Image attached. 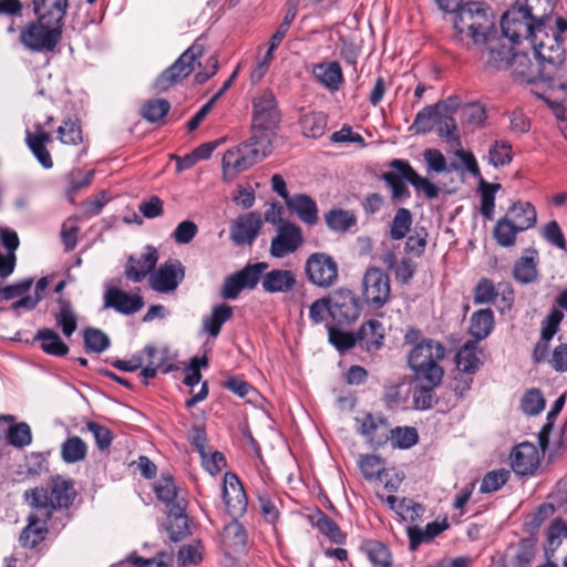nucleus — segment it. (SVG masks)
<instances>
[{"label": "nucleus", "instance_id": "1", "mask_svg": "<svg viewBox=\"0 0 567 567\" xmlns=\"http://www.w3.org/2000/svg\"><path fill=\"white\" fill-rule=\"evenodd\" d=\"M455 11L454 29L461 41L470 39L475 44H484L482 59L491 66L498 68L507 61L511 48L492 31L493 22L483 3L468 2Z\"/></svg>", "mask_w": 567, "mask_h": 567}, {"label": "nucleus", "instance_id": "2", "mask_svg": "<svg viewBox=\"0 0 567 567\" xmlns=\"http://www.w3.org/2000/svg\"><path fill=\"white\" fill-rule=\"evenodd\" d=\"M545 39L544 42L532 44L536 62H533L526 53L513 54V47L507 44L511 48V54L497 69L509 64L513 72L528 83L537 79L554 81L565 62L566 52L558 35H545Z\"/></svg>", "mask_w": 567, "mask_h": 567}, {"label": "nucleus", "instance_id": "3", "mask_svg": "<svg viewBox=\"0 0 567 567\" xmlns=\"http://www.w3.org/2000/svg\"><path fill=\"white\" fill-rule=\"evenodd\" d=\"M527 1L517 0V4L512 6L502 16L503 37L501 38L506 44L513 45L526 40L532 45L535 42L546 41L545 35H548L546 19H535Z\"/></svg>", "mask_w": 567, "mask_h": 567}, {"label": "nucleus", "instance_id": "4", "mask_svg": "<svg viewBox=\"0 0 567 567\" xmlns=\"http://www.w3.org/2000/svg\"><path fill=\"white\" fill-rule=\"evenodd\" d=\"M76 495L73 481L61 475L50 480L49 488L43 486L28 489L23 498L31 508H38L52 517L60 508H68Z\"/></svg>", "mask_w": 567, "mask_h": 567}, {"label": "nucleus", "instance_id": "5", "mask_svg": "<svg viewBox=\"0 0 567 567\" xmlns=\"http://www.w3.org/2000/svg\"><path fill=\"white\" fill-rule=\"evenodd\" d=\"M271 152L268 133H257L245 143L225 152L223 171L225 175H237L262 161Z\"/></svg>", "mask_w": 567, "mask_h": 567}, {"label": "nucleus", "instance_id": "6", "mask_svg": "<svg viewBox=\"0 0 567 567\" xmlns=\"http://www.w3.org/2000/svg\"><path fill=\"white\" fill-rule=\"evenodd\" d=\"M445 357V348L437 341L422 340L410 351L409 367L415 372L416 379L432 385H439L443 379L440 365Z\"/></svg>", "mask_w": 567, "mask_h": 567}, {"label": "nucleus", "instance_id": "7", "mask_svg": "<svg viewBox=\"0 0 567 567\" xmlns=\"http://www.w3.org/2000/svg\"><path fill=\"white\" fill-rule=\"evenodd\" d=\"M153 489L157 498L165 504L168 516L176 518L178 527L182 528L177 534L171 530V539L178 542L187 533V517L185 515L187 502L185 496L169 475H162L154 483Z\"/></svg>", "mask_w": 567, "mask_h": 567}, {"label": "nucleus", "instance_id": "8", "mask_svg": "<svg viewBox=\"0 0 567 567\" xmlns=\"http://www.w3.org/2000/svg\"><path fill=\"white\" fill-rule=\"evenodd\" d=\"M62 34V24L48 21L32 22L21 30L20 41L30 51H53Z\"/></svg>", "mask_w": 567, "mask_h": 567}, {"label": "nucleus", "instance_id": "9", "mask_svg": "<svg viewBox=\"0 0 567 567\" xmlns=\"http://www.w3.org/2000/svg\"><path fill=\"white\" fill-rule=\"evenodd\" d=\"M204 54L202 44L195 42L155 81L158 91H167L169 87L187 78L194 70V63Z\"/></svg>", "mask_w": 567, "mask_h": 567}, {"label": "nucleus", "instance_id": "10", "mask_svg": "<svg viewBox=\"0 0 567 567\" xmlns=\"http://www.w3.org/2000/svg\"><path fill=\"white\" fill-rule=\"evenodd\" d=\"M306 274L310 282L327 288L338 279V265L331 256L313 252L306 261Z\"/></svg>", "mask_w": 567, "mask_h": 567}, {"label": "nucleus", "instance_id": "11", "mask_svg": "<svg viewBox=\"0 0 567 567\" xmlns=\"http://www.w3.org/2000/svg\"><path fill=\"white\" fill-rule=\"evenodd\" d=\"M252 122L255 130L267 133L280 122V112L272 92L264 91L255 97L252 103Z\"/></svg>", "mask_w": 567, "mask_h": 567}, {"label": "nucleus", "instance_id": "12", "mask_svg": "<svg viewBox=\"0 0 567 567\" xmlns=\"http://www.w3.org/2000/svg\"><path fill=\"white\" fill-rule=\"evenodd\" d=\"M303 244L301 228L291 223L285 221L277 227L276 235L270 243L269 252L275 258H284L296 252Z\"/></svg>", "mask_w": 567, "mask_h": 567}, {"label": "nucleus", "instance_id": "13", "mask_svg": "<svg viewBox=\"0 0 567 567\" xmlns=\"http://www.w3.org/2000/svg\"><path fill=\"white\" fill-rule=\"evenodd\" d=\"M363 297L373 308H381L390 298L389 276L377 267L369 268L363 276Z\"/></svg>", "mask_w": 567, "mask_h": 567}, {"label": "nucleus", "instance_id": "14", "mask_svg": "<svg viewBox=\"0 0 567 567\" xmlns=\"http://www.w3.org/2000/svg\"><path fill=\"white\" fill-rule=\"evenodd\" d=\"M331 318L339 324L354 322L361 312L360 301L349 289H338L330 293Z\"/></svg>", "mask_w": 567, "mask_h": 567}, {"label": "nucleus", "instance_id": "15", "mask_svg": "<svg viewBox=\"0 0 567 567\" xmlns=\"http://www.w3.org/2000/svg\"><path fill=\"white\" fill-rule=\"evenodd\" d=\"M144 299L138 292L125 291L118 287H107L103 293V309L132 316L144 307Z\"/></svg>", "mask_w": 567, "mask_h": 567}, {"label": "nucleus", "instance_id": "16", "mask_svg": "<svg viewBox=\"0 0 567 567\" xmlns=\"http://www.w3.org/2000/svg\"><path fill=\"white\" fill-rule=\"evenodd\" d=\"M185 276V268L177 259H171L159 266L150 277L151 288L161 293L174 291Z\"/></svg>", "mask_w": 567, "mask_h": 567}, {"label": "nucleus", "instance_id": "17", "mask_svg": "<svg viewBox=\"0 0 567 567\" xmlns=\"http://www.w3.org/2000/svg\"><path fill=\"white\" fill-rule=\"evenodd\" d=\"M223 499L228 514L233 518L243 516L246 513L248 499L238 476L231 472L224 475Z\"/></svg>", "mask_w": 567, "mask_h": 567}, {"label": "nucleus", "instance_id": "18", "mask_svg": "<svg viewBox=\"0 0 567 567\" xmlns=\"http://www.w3.org/2000/svg\"><path fill=\"white\" fill-rule=\"evenodd\" d=\"M357 422L360 423L359 433L371 446H383L390 440L391 427L381 415L369 413L361 420L357 419Z\"/></svg>", "mask_w": 567, "mask_h": 567}, {"label": "nucleus", "instance_id": "19", "mask_svg": "<svg viewBox=\"0 0 567 567\" xmlns=\"http://www.w3.org/2000/svg\"><path fill=\"white\" fill-rule=\"evenodd\" d=\"M52 517L38 508H32V513L28 516V525L22 529L19 542L22 547L33 548L42 540L48 534V522Z\"/></svg>", "mask_w": 567, "mask_h": 567}, {"label": "nucleus", "instance_id": "20", "mask_svg": "<svg viewBox=\"0 0 567 567\" xmlns=\"http://www.w3.org/2000/svg\"><path fill=\"white\" fill-rule=\"evenodd\" d=\"M509 458L513 471L522 476L533 474L540 462L537 446L529 442H523L516 445Z\"/></svg>", "mask_w": 567, "mask_h": 567}, {"label": "nucleus", "instance_id": "21", "mask_svg": "<svg viewBox=\"0 0 567 567\" xmlns=\"http://www.w3.org/2000/svg\"><path fill=\"white\" fill-rule=\"evenodd\" d=\"M262 226L259 213L250 212L239 216L230 229V238L237 245L251 244Z\"/></svg>", "mask_w": 567, "mask_h": 567}, {"label": "nucleus", "instance_id": "22", "mask_svg": "<svg viewBox=\"0 0 567 567\" xmlns=\"http://www.w3.org/2000/svg\"><path fill=\"white\" fill-rule=\"evenodd\" d=\"M158 260V252L152 246L138 256H130L125 266V276L133 282H141L154 268Z\"/></svg>", "mask_w": 567, "mask_h": 567}, {"label": "nucleus", "instance_id": "23", "mask_svg": "<svg viewBox=\"0 0 567 567\" xmlns=\"http://www.w3.org/2000/svg\"><path fill=\"white\" fill-rule=\"evenodd\" d=\"M297 284L296 275L288 269H272L265 271L261 286L269 293H286L291 291Z\"/></svg>", "mask_w": 567, "mask_h": 567}, {"label": "nucleus", "instance_id": "24", "mask_svg": "<svg viewBox=\"0 0 567 567\" xmlns=\"http://www.w3.org/2000/svg\"><path fill=\"white\" fill-rule=\"evenodd\" d=\"M503 217L523 231L533 228L537 223L536 209L529 202L514 203Z\"/></svg>", "mask_w": 567, "mask_h": 567}, {"label": "nucleus", "instance_id": "25", "mask_svg": "<svg viewBox=\"0 0 567 567\" xmlns=\"http://www.w3.org/2000/svg\"><path fill=\"white\" fill-rule=\"evenodd\" d=\"M233 313V307L226 303L214 306L210 313L203 317L200 332L208 334L213 339L217 338L221 327L231 319Z\"/></svg>", "mask_w": 567, "mask_h": 567}, {"label": "nucleus", "instance_id": "26", "mask_svg": "<svg viewBox=\"0 0 567 567\" xmlns=\"http://www.w3.org/2000/svg\"><path fill=\"white\" fill-rule=\"evenodd\" d=\"M286 205L302 223L310 226L317 224L319 219L318 207L310 196L306 194L293 195L287 200Z\"/></svg>", "mask_w": 567, "mask_h": 567}, {"label": "nucleus", "instance_id": "27", "mask_svg": "<svg viewBox=\"0 0 567 567\" xmlns=\"http://www.w3.org/2000/svg\"><path fill=\"white\" fill-rule=\"evenodd\" d=\"M33 8L40 21L62 24L68 0H33Z\"/></svg>", "mask_w": 567, "mask_h": 567}, {"label": "nucleus", "instance_id": "28", "mask_svg": "<svg viewBox=\"0 0 567 567\" xmlns=\"http://www.w3.org/2000/svg\"><path fill=\"white\" fill-rule=\"evenodd\" d=\"M383 501L404 522H416L424 513L423 505L412 498L403 497L399 499L393 495H389Z\"/></svg>", "mask_w": 567, "mask_h": 567}, {"label": "nucleus", "instance_id": "29", "mask_svg": "<svg viewBox=\"0 0 567 567\" xmlns=\"http://www.w3.org/2000/svg\"><path fill=\"white\" fill-rule=\"evenodd\" d=\"M313 76L330 91L339 90L343 82L342 69L339 62H323L313 66Z\"/></svg>", "mask_w": 567, "mask_h": 567}, {"label": "nucleus", "instance_id": "30", "mask_svg": "<svg viewBox=\"0 0 567 567\" xmlns=\"http://www.w3.org/2000/svg\"><path fill=\"white\" fill-rule=\"evenodd\" d=\"M538 252L535 249L527 251L526 256L520 257L514 265V278L520 284L534 282L538 277Z\"/></svg>", "mask_w": 567, "mask_h": 567}, {"label": "nucleus", "instance_id": "31", "mask_svg": "<svg viewBox=\"0 0 567 567\" xmlns=\"http://www.w3.org/2000/svg\"><path fill=\"white\" fill-rule=\"evenodd\" d=\"M449 524L432 522L424 528L417 526H409L406 528L408 537L410 540V549L415 550L421 544L432 542L439 534L445 530Z\"/></svg>", "mask_w": 567, "mask_h": 567}, {"label": "nucleus", "instance_id": "32", "mask_svg": "<svg viewBox=\"0 0 567 567\" xmlns=\"http://www.w3.org/2000/svg\"><path fill=\"white\" fill-rule=\"evenodd\" d=\"M405 166L411 165L402 159H394L391 163L393 169L383 174V179L391 187L392 196L395 199L408 195V188L404 184L405 175H408L404 169Z\"/></svg>", "mask_w": 567, "mask_h": 567}, {"label": "nucleus", "instance_id": "33", "mask_svg": "<svg viewBox=\"0 0 567 567\" xmlns=\"http://www.w3.org/2000/svg\"><path fill=\"white\" fill-rule=\"evenodd\" d=\"M35 340L40 342L43 352L54 357H64L69 352V347L61 337L52 329H40L35 334Z\"/></svg>", "mask_w": 567, "mask_h": 567}, {"label": "nucleus", "instance_id": "34", "mask_svg": "<svg viewBox=\"0 0 567 567\" xmlns=\"http://www.w3.org/2000/svg\"><path fill=\"white\" fill-rule=\"evenodd\" d=\"M58 303L59 310L54 313L56 326L66 338H70L78 328V316L69 300L61 298Z\"/></svg>", "mask_w": 567, "mask_h": 567}, {"label": "nucleus", "instance_id": "35", "mask_svg": "<svg viewBox=\"0 0 567 567\" xmlns=\"http://www.w3.org/2000/svg\"><path fill=\"white\" fill-rule=\"evenodd\" d=\"M494 328V315L491 309H481L471 317L470 333L476 341L485 339Z\"/></svg>", "mask_w": 567, "mask_h": 567}, {"label": "nucleus", "instance_id": "36", "mask_svg": "<svg viewBox=\"0 0 567 567\" xmlns=\"http://www.w3.org/2000/svg\"><path fill=\"white\" fill-rule=\"evenodd\" d=\"M247 535L244 526L234 518L221 533V542L226 550L238 551L245 547Z\"/></svg>", "mask_w": 567, "mask_h": 567}, {"label": "nucleus", "instance_id": "37", "mask_svg": "<svg viewBox=\"0 0 567 567\" xmlns=\"http://www.w3.org/2000/svg\"><path fill=\"white\" fill-rule=\"evenodd\" d=\"M359 340L367 350L379 349L383 340V328L378 320H369L363 323L358 332Z\"/></svg>", "mask_w": 567, "mask_h": 567}, {"label": "nucleus", "instance_id": "38", "mask_svg": "<svg viewBox=\"0 0 567 567\" xmlns=\"http://www.w3.org/2000/svg\"><path fill=\"white\" fill-rule=\"evenodd\" d=\"M523 230L516 228L514 224H512L508 219L502 217L499 218L493 229V237L497 245L504 248H509L515 246L517 235Z\"/></svg>", "mask_w": 567, "mask_h": 567}, {"label": "nucleus", "instance_id": "39", "mask_svg": "<svg viewBox=\"0 0 567 567\" xmlns=\"http://www.w3.org/2000/svg\"><path fill=\"white\" fill-rule=\"evenodd\" d=\"M360 470L364 478L383 481V477L390 475V470L385 468L384 462L377 455H363L359 461Z\"/></svg>", "mask_w": 567, "mask_h": 567}, {"label": "nucleus", "instance_id": "40", "mask_svg": "<svg viewBox=\"0 0 567 567\" xmlns=\"http://www.w3.org/2000/svg\"><path fill=\"white\" fill-rule=\"evenodd\" d=\"M87 454L86 443L79 436H71L61 445V457L68 464L83 461Z\"/></svg>", "mask_w": 567, "mask_h": 567}, {"label": "nucleus", "instance_id": "41", "mask_svg": "<svg viewBox=\"0 0 567 567\" xmlns=\"http://www.w3.org/2000/svg\"><path fill=\"white\" fill-rule=\"evenodd\" d=\"M300 126L307 137L322 136L327 127V117L322 112H310L301 116Z\"/></svg>", "mask_w": 567, "mask_h": 567}, {"label": "nucleus", "instance_id": "42", "mask_svg": "<svg viewBox=\"0 0 567 567\" xmlns=\"http://www.w3.org/2000/svg\"><path fill=\"white\" fill-rule=\"evenodd\" d=\"M455 362L460 371L465 373H474L481 364V360L476 351V342L465 343L458 350Z\"/></svg>", "mask_w": 567, "mask_h": 567}, {"label": "nucleus", "instance_id": "43", "mask_svg": "<svg viewBox=\"0 0 567 567\" xmlns=\"http://www.w3.org/2000/svg\"><path fill=\"white\" fill-rule=\"evenodd\" d=\"M361 549L373 565L379 567L391 566V554L384 544L378 540H365Z\"/></svg>", "mask_w": 567, "mask_h": 567}, {"label": "nucleus", "instance_id": "44", "mask_svg": "<svg viewBox=\"0 0 567 567\" xmlns=\"http://www.w3.org/2000/svg\"><path fill=\"white\" fill-rule=\"evenodd\" d=\"M324 220L327 226L337 233H346L357 223L354 215L344 209L329 210L324 214Z\"/></svg>", "mask_w": 567, "mask_h": 567}, {"label": "nucleus", "instance_id": "45", "mask_svg": "<svg viewBox=\"0 0 567 567\" xmlns=\"http://www.w3.org/2000/svg\"><path fill=\"white\" fill-rule=\"evenodd\" d=\"M412 226V214L406 208H399L390 225V238L393 240L403 239Z\"/></svg>", "mask_w": 567, "mask_h": 567}, {"label": "nucleus", "instance_id": "46", "mask_svg": "<svg viewBox=\"0 0 567 567\" xmlns=\"http://www.w3.org/2000/svg\"><path fill=\"white\" fill-rule=\"evenodd\" d=\"M83 339L86 350L95 353H102L111 346L107 334L97 328H86L83 331Z\"/></svg>", "mask_w": 567, "mask_h": 567}, {"label": "nucleus", "instance_id": "47", "mask_svg": "<svg viewBox=\"0 0 567 567\" xmlns=\"http://www.w3.org/2000/svg\"><path fill=\"white\" fill-rule=\"evenodd\" d=\"M268 269L267 262H256L247 265L241 270L235 272L239 278L245 289H254L264 276V272Z\"/></svg>", "mask_w": 567, "mask_h": 567}, {"label": "nucleus", "instance_id": "48", "mask_svg": "<svg viewBox=\"0 0 567 567\" xmlns=\"http://www.w3.org/2000/svg\"><path fill=\"white\" fill-rule=\"evenodd\" d=\"M512 146L504 141H495L488 150L487 159L494 167L508 165L512 162Z\"/></svg>", "mask_w": 567, "mask_h": 567}, {"label": "nucleus", "instance_id": "49", "mask_svg": "<svg viewBox=\"0 0 567 567\" xmlns=\"http://www.w3.org/2000/svg\"><path fill=\"white\" fill-rule=\"evenodd\" d=\"M144 361H147L151 365L162 371L163 373L169 372L173 367L167 363L168 350L166 348H154L152 346L145 347L142 352Z\"/></svg>", "mask_w": 567, "mask_h": 567}, {"label": "nucleus", "instance_id": "50", "mask_svg": "<svg viewBox=\"0 0 567 567\" xmlns=\"http://www.w3.org/2000/svg\"><path fill=\"white\" fill-rule=\"evenodd\" d=\"M499 188V184H481V214L488 220L494 218L495 194Z\"/></svg>", "mask_w": 567, "mask_h": 567}, {"label": "nucleus", "instance_id": "51", "mask_svg": "<svg viewBox=\"0 0 567 567\" xmlns=\"http://www.w3.org/2000/svg\"><path fill=\"white\" fill-rule=\"evenodd\" d=\"M171 104L165 99L147 101L142 107V115L151 123L162 120L169 111Z\"/></svg>", "mask_w": 567, "mask_h": 567}, {"label": "nucleus", "instance_id": "52", "mask_svg": "<svg viewBox=\"0 0 567 567\" xmlns=\"http://www.w3.org/2000/svg\"><path fill=\"white\" fill-rule=\"evenodd\" d=\"M7 439L16 447L28 446L32 442L31 429L24 422L11 425L8 430Z\"/></svg>", "mask_w": 567, "mask_h": 567}, {"label": "nucleus", "instance_id": "53", "mask_svg": "<svg viewBox=\"0 0 567 567\" xmlns=\"http://www.w3.org/2000/svg\"><path fill=\"white\" fill-rule=\"evenodd\" d=\"M404 169L408 173L405 175L406 182L411 183L417 190H422L427 198L432 199L439 196V188L434 184L420 176L411 166H405Z\"/></svg>", "mask_w": 567, "mask_h": 567}, {"label": "nucleus", "instance_id": "54", "mask_svg": "<svg viewBox=\"0 0 567 567\" xmlns=\"http://www.w3.org/2000/svg\"><path fill=\"white\" fill-rule=\"evenodd\" d=\"M520 408L526 414H539L545 408V399L540 391L536 389L527 391L522 399Z\"/></svg>", "mask_w": 567, "mask_h": 567}, {"label": "nucleus", "instance_id": "55", "mask_svg": "<svg viewBox=\"0 0 567 567\" xmlns=\"http://www.w3.org/2000/svg\"><path fill=\"white\" fill-rule=\"evenodd\" d=\"M59 140L63 144L76 145L82 142L80 125L72 120L63 121L58 128Z\"/></svg>", "mask_w": 567, "mask_h": 567}, {"label": "nucleus", "instance_id": "56", "mask_svg": "<svg viewBox=\"0 0 567 567\" xmlns=\"http://www.w3.org/2000/svg\"><path fill=\"white\" fill-rule=\"evenodd\" d=\"M563 319V312L559 309H553L542 321L540 338L545 341H551L554 336L557 333Z\"/></svg>", "mask_w": 567, "mask_h": 567}, {"label": "nucleus", "instance_id": "57", "mask_svg": "<svg viewBox=\"0 0 567 567\" xmlns=\"http://www.w3.org/2000/svg\"><path fill=\"white\" fill-rule=\"evenodd\" d=\"M563 319V312L559 309H553L542 321L540 338L545 341H551L554 336L557 333Z\"/></svg>", "mask_w": 567, "mask_h": 567}, {"label": "nucleus", "instance_id": "58", "mask_svg": "<svg viewBox=\"0 0 567 567\" xmlns=\"http://www.w3.org/2000/svg\"><path fill=\"white\" fill-rule=\"evenodd\" d=\"M437 107L426 106L421 110L413 122V126L415 127L417 133H429L434 128L435 115L437 114Z\"/></svg>", "mask_w": 567, "mask_h": 567}, {"label": "nucleus", "instance_id": "59", "mask_svg": "<svg viewBox=\"0 0 567 567\" xmlns=\"http://www.w3.org/2000/svg\"><path fill=\"white\" fill-rule=\"evenodd\" d=\"M318 529L337 544L343 543L346 536L337 523L329 516L321 514L317 520Z\"/></svg>", "mask_w": 567, "mask_h": 567}, {"label": "nucleus", "instance_id": "60", "mask_svg": "<svg viewBox=\"0 0 567 567\" xmlns=\"http://www.w3.org/2000/svg\"><path fill=\"white\" fill-rule=\"evenodd\" d=\"M329 341L339 350L346 351L354 347L357 337L352 332L329 327Z\"/></svg>", "mask_w": 567, "mask_h": 567}, {"label": "nucleus", "instance_id": "61", "mask_svg": "<svg viewBox=\"0 0 567 567\" xmlns=\"http://www.w3.org/2000/svg\"><path fill=\"white\" fill-rule=\"evenodd\" d=\"M508 471L498 470L487 473L482 481L481 492L482 493H492L499 489L508 480Z\"/></svg>", "mask_w": 567, "mask_h": 567}, {"label": "nucleus", "instance_id": "62", "mask_svg": "<svg viewBox=\"0 0 567 567\" xmlns=\"http://www.w3.org/2000/svg\"><path fill=\"white\" fill-rule=\"evenodd\" d=\"M437 385H432L426 383V385H419L413 391V403L414 408L417 410H427L432 406L434 402V388Z\"/></svg>", "mask_w": 567, "mask_h": 567}, {"label": "nucleus", "instance_id": "63", "mask_svg": "<svg viewBox=\"0 0 567 567\" xmlns=\"http://www.w3.org/2000/svg\"><path fill=\"white\" fill-rule=\"evenodd\" d=\"M202 560L200 544L198 542L183 545L177 555L179 566L195 565Z\"/></svg>", "mask_w": 567, "mask_h": 567}, {"label": "nucleus", "instance_id": "64", "mask_svg": "<svg viewBox=\"0 0 567 567\" xmlns=\"http://www.w3.org/2000/svg\"><path fill=\"white\" fill-rule=\"evenodd\" d=\"M86 429L92 433L96 446L101 450H107L113 441L112 432L104 425L96 422H89Z\"/></svg>", "mask_w": 567, "mask_h": 567}]
</instances>
